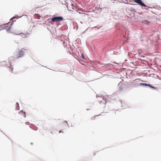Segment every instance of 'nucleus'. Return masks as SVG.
I'll return each mask as SVG.
<instances>
[{"mask_svg": "<svg viewBox=\"0 0 161 161\" xmlns=\"http://www.w3.org/2000/svg\"><path fill=\"white\" fill-rule=\"evenodd\" d=\"M26 50L24 48H21L20 50H16L14 53V56L13 57L14 59L18 58L23 56Z\"/></svg>", "mask_w": 161, "mask_h": 161, "instance_id": "nucleus-1", "label": "nucleus"}, {"mask_svg": "<svg viewBox=\"0 0 161 161\" xmlns=\"http://www.w3.org/2000/svg\"><path fill=\"white\" fill-rule=\"evenodd\" d=\"M63 18L61 17H56L52 19V21L53 22H57L62 21Z\"/></svg>", "mask_w": 161, "mask_h": 161, "instance_id": "nucleus-2", "label": "nucleus"}, {"mask_svg": "<svg viewBox=\"0 0 161 161\" xmlns=\"http://www.w3.org/2000/svg\"><path fill=\"white\" fill-rule=\"evenodd\" d=\"M134 2L137 3L138 4L144 6V7H146L147 6L144 4L143 3L142 1L141 0H134Z\"/></svg>", "mask_w": 161, "mask_h": 161, "instance_id": "nucleus-3", "label": "nucleus"}, {"mask_svg": "<svg viewBox=\"0 0 161 161\" xmlns=\"http://www.w3.org/2000/svg\"><path fill=\"white\" fill-rule=\"evenodd\" d=\"M139 85L140 86H149L151 87H153L152 86L149 84H147L145 83H141Z\"/></svg>", "mask_w": 161, "mask_h": 161, "instance_id": "nucleus-4", "label": "nucleus"}, {"mask_svg": "<svg viewBox=\"0 0 161 161\" xmlns=\"http://www.w3.org/2000/svg\"><path fill=\"white\" fill-rule=\"evenodd\" d=\"M21 36L22 37H23V38H25L27 36V35H28V34H23V33H21Z\"/></svg>", "mask_w": 161, "mask_h": 161, "instance_id": "nucleus-5", "label": "nucleus"}, {"mask_svg": "<svg viewBox=\"0 0 161 161\" xmlns=\"http://www.w3.org/2000/svg\"><path fill=\"white\" fill-rule=\"evenodd\" d=\"M10 26H5V29L6 30H7V31H9L10 29Z\"/></svg>", "mask_w": 161, "mask_h": 161, "instance_id": "nucleus-6", "label": "nucleus"}, {"mask_svg": "<svg viewBox=\"0 0 161 161\" xmlns=\"http://www.w3.org/2000/svg\"><path fill=\"white\" fill-rule=\"evenodd\" d=\"M96 116H93V117H92L91 118V120H95V118H96Z\"/></svg>", "mask_w": 161, "mask_h": 161, "instance_id": "nucleus-7", "label": "nucleus"}, {"mask_svg": "<svg viewBox=\"0 0 161 161\" xmlns=\"http://www.w3.org/2000/svg\"><path fill=\"white\" fill-rule=\"evenodd\" d=\"M80 57L83 59H84L85 58L83 54H81V55L80 56Z\"/></svg>", "mask_w": 161, "mask_h": 161, "instance_id": "nucleus-8", "label": "nucleus"}, {"mask_svg": "<svg viewBox=\"0 0 161 161\" xmlns=\"http://www.w3.org/2000/svg\"><path fill=\"white\" fill-rule=\"evenodd\" d=\"M63 132V131H62V130H61L59 131V133L62 132Z\"/></svg>", "mask_w": 161, "mask_h": 161, "instance_id": "nucleus-9", "label": "nucleus"}, {"mask_svg": "<svg viewBox=\"0 0 161 161\" xmlns=\"http://www.w3.org/2000/svg\"><path fill=\"white\" fill-rule=\"evenodd\" d=\"M17 104H18V103H16Z\"/></svg>", "mask_w": 161, "mask_h": 161, "instance_id": "nucleus-10", "label": "nucleus"}]
</instances>
